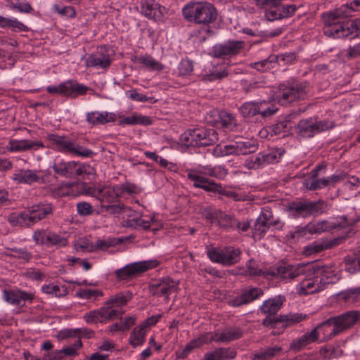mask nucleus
Here are the masks:
<instances>
[{
	"instance_id": "obj_34",
	"label": "nucleus",
	"mask_w": 360,
	"mask_h": 360,
	"mask_svg": "<svg viewBox=\"0 0 360 360\" xmlns=\"http://www.w3.org/2000/svg\"><path fill=\"white\" fill-rule=\"evenodd\" d=\"M285 301L284 296L278 295L265 300L259 309L266 315H276Z\"/></svg>"
},
{
	"instance_id": "obj_61",
	"label": "nucleus",
	"mask_w": 360,
	"mask_h": 360,
	"mask_svg": "<svg viewBox=\"0 0 360 360\" xmlns=\"http://www.w3.org/2000/svg\"><path fill=\"white\" fill-rule=\"evenodd\" d=\"M340 295L346 302H355L360 295V287L346 290L341 292Z\"/></svg>"
},
{
	"instance_id": "obj_17",
	"label": "nucleus",
	"mask_w": 360,
	"mask_h": 360,
	"mask_svg": "<svg viewBox=\"0 0 360 360\" xmlns=\"http://www.w3.org/2000/svg\"><path fill=\"white\" fill-rule=\"evenodd\" d=\"M246 266V273L250 276H263L264 278L267 279H272L274 278H281L282 274H286L288 269L284 267V264H282L279 266H271L269 269H258V265L257 262L251 259L248 260L245 264Z\"/></svg>"
},
{
	"instance_id": "obj_19",
	"label": "nucleus",
	"mask_w": 360,
	"mask_h": 360,
	"mask_svg": "<svg viewBox=\"0 0 360 360\" xmlns=\"http://www.w3.org/2000/svg\"><path fill=\"white\" fill-rule=\"evenodd\" d=\"M34 298V295L30 292L17 290H4L3 299L8 304L15 307H22L25 302H32Z\"/></svg>"
},
{
	"instance_id": "obj_54",
	"label": "nucleus",
	"mask_w": 360,
	"mask_h": 360,
	"mask_svg": "<svg viewBox=\"0 0 360 360\" xmlns=\"http://www.w3.org/2000/svg\"><path fill=\"white\" fill-rule=\"evenodd\" d=\"M68 245V239L56 233L50 231L48 247L54 246L56 248L65 247Z\"/></svg>"
},
{
	"instance_id": "obj_9",
	"label": "nucleus",
	"mask_w": 360,
	"mask_h": 360,
	"mask_svg": "<svg viewBox=\"0 0 360 360\" xmlns=\"http://www.w3.org/2000/svg\"><path fill=\"white\" fill-rule=\"evenodd\" d=\"M308 87L306 83L281 84L278 86L276 100L285 105L297 100H303L307 96Z\"/></svg>"
},
{
	"instance_id": "obj_23",
	"label": "nucleus",
	"mask_w": 360,
	"mask_h": 360,
	"mask_svg": "<svg viewBox=\"0 0 360 360\" xmlns=\"http://www.w3.org/2000/svg\"><path fill=\"white\" fill-rule=\"evenodd\" d=\"M295 11L296 6L295 5H283L282 2H280L277 6H272V8L264 11V18L268 21L280 20L291 16L295 13Z\"/></svg>"
},
{
	"instance_id": "obj_59",
	"label": "nucleus",
	"mask_w": 360,
	"mask_h": 360,
	"mask_svg": "<svg viewBox=\"0 0 360 360\" xmlns=\"http://www.w3.org/2000/svg\"><path fill=\"white\" fill-rule=\"evenodd\" d=\"M193 70V62L188 59H183L178 66V75L179 76H187L191 74Z\"/></svg>"
},
{
	"instance_id": "obj_51",
	"label": "nucleus",
	"mask_w": 360,
	"mask_h": 360,
	"mask_svg": "<svg viewBox=\"0 0 360 360\" xmlns=\"http://www.w3.org/2000/svg\"><path fill=\"white\" fill-rule=\"evenodd\" d=\"M84 319L87 323H105L103 317V312L101 310V307L96 310L91 311L86 313L84 316Z\"/></svg>"
},
{
	"instance_id": "obj_53",
	"label": "nucleus",
	"mask_w": 360,
	"mask_h": 360,
	"mask_svg": "<svg viewBox=\"0 0 360 360\" xmlns=\"http://www.w3.org/2000/svg\"><path fill=\"white\" fill-rule=\"evenodd\" d=\"M244 167L248 169H257L264 167V162L261 157V153L252 155L248 158L243 164Z\"/></svg>"
},
{
	"instance_id": "obj_64",
	"label": "nucleus",
	"mask_w": 360,
	"mask_h": 360,
	"mask_svg": "<svg viewBox=\"0 0 360 360\" xmlns=\"http://www.w3.org/2000/svg\"><path fill=\"white\" fill-rule=\"evenodd\" d=\"M345 57L348 60L360 57V41L349 47L345 50Z\"/></svg>"
},
{
	"instance_id": "obj_31",
	"label": "nucleus",
	"mask_w": 360,
	"mask_h": 360,
	"mask_svg": "<svg viewBox=\"0 0 360 360\" xmlns=\"http://www.w3.org/2000/svg\"><path fill=\"white\" fill-rule=\"evenodd\" d=\"M43 147L44 144L41 141L22 139L9 141L7 149L11 152H21Z\"/></svg>"
},
{
	"instance_id": "obj_36",
	"label": "nucleus",
	"mask_w": 360,
	"mask_h": 360,
	"mask_svg": "<svg viewBox=\"0 0 360 360\" xmlns=\"http://www.w3.org/2000/svg\"><path fill=\"white\" fill-rule=\"evenodd\" d=\"M97 199L101 205L115 202L120 197L117 186H102L99 188Z\"/></svg>"
},
{
	"instance_id": "obj_47",
	"label": "nucleus",
	"mask_w": 360,
	"mask_h": 360,
	"mask_svg": "<svg viewBox=\"0 0 360 360\" xmlns=\"http://www.w3.org/2000/svg\"><path fill=\"white\" fill-rule=\"evenodd\" d=\"M284 153L285 150L282 148L272 150L268 153H260L264 167L268 164L278 162Z\"/></svg>"
},
{
	"instance_id": "obj_33",
	"label": "nucleus",
	"mask_w": 360,
	"mask_h": 360,
	"mask_svg": "<svg viewBox=\"0 0 360 360\" xmlns=\"http://www.w3.org/2000/svg\"><path fill=\"white\" fill-rule=\"evenodd\" d=\"M116 115L114 112L94 111L86 114V122L92 125L105 124L115 122Z\"/></svg>"
},
{
	"instance_id": "obj_3",
	"label": "nucleus",
	"mask_w": 360,
	"mask_h": 360,
	"mask_svg": "<svg viewBox=\"0 0 360 360\" xmlns=\"http://www.w3.org/2000/svg\"><path fill=\"white\" fill-rule=\"evenodd\" d=\"M243 331L238 328H228L221 333L207 332L186 344L184 349L179 353V359H185L193 349L200 347L203 345L214 341L219 343H229L242 338Z\"/></svg>"
},
{
	"instance_id": "obj_13",
	"label": "nucleus",
	"mask_w": 360,
	"mask_h": 360,
	"mask_svg": "<svg viewBox=\"0 0 360 360\" xmlns=\"http://www.w3.org/2000/svg\"><path fill=\"white\" fill-rule=\"evenodd\" d=\"M159 265L158 260H146L134 262L116 271V276L121 280H127L135 277L148 269L155 268Z\"/></svg>"
},
{
	"instance_id": "obj_25",
	"label": "nucleus",
	"mask_w": 360,
	"mask_h": 360,
	"mask_svg": "<svg viewBox=\"0 0 360 360\" xmlns=\"http://www.w3.org/2000/svg\"><path fill=\"white\" fill-rule=\"evenodd\" d=\"M52 210L51 204H38L28 208L26 212L30 226L34 225L37 221L51 214Z\"/></svg>"
},
{
	"instance_id": "obj_32",
	"label": "nucleus",
	"mask_w": 360,
	"mask_h": 360,
	"mask_svg": "<svg viewBox=\"0 0 360 360\" xmlns=\"http://www.w3.org/2000/svg\"><path fill=\"white\" fill-rule=\"evenodd\" d=\"M12 180L16 184L31 185L39 181V176L36 170L18 169L13 174Z\"/></svg>"
},
{
	"instance_id": "obj_56",
	"label": "nucleus",
	"mask_w": 360,
	"mask_h": 360,
	"mask_svg": "<svg viewBox=\"0 0 360 360\" xmlns=\"http://www.w3.org/2000/svg\"><path fill=\"white\" fill-rule=\"evenodd\" d=\"M275 62V56H270L266 59L261 61L251 63L250 66L258 71L264 72L265 70L273 68L272 63Z\"/></svg>"
},
{
	"instance_id": "obj_45",
	"label": "nucleus",
	"mask_w": 360,
	"mask_h": 360,
	"mask_svg": "<svg viewBox=\"0 0 360 360\" xmlns=\"http://www.w3.org/2000/svg\"><path fill=\"white\" fill-rule=\"evenodd\" d=\"M8 221L13 226L30 227L27 212H12L8 216Z\"/></svg>"
},
{
	"instance_id": "obj_11",
	"label": "nucleus",
	"mask_w": 360,
	"mask_h": 360,
	"mask_svg": "<svg viewBox=\"0 0 360 360\" xmlns=\"http://www.w3.org/2000/svg\"><path fill=\"white\" fill-rule=\"evenodd\" d=\"M240 249L233 247L225 248L221 251H218L214 248L207 250V256L212 262L226 266L238 263L240 259Z\"/></svg>"
},
{
	"instance_id": "obj_62",
	"label": "nucleus",
	"mask_w": 360,
	"mask_h": 360,
	"mask_svg": "<svg viewBox=\"0 0 360 360\" xmlns=\"http://www.w3.org/2000/svg\"><path fill=\"white\" fill-rule=\"evenodd\" d=\"M103 295V292L99 290L93 289H80L76 292L75 296L82 299H91V297H98Z\"/></svg>"
},
{
	"instance_id": "obj_22",
	"label": "nucleus",
	"mask_w": 360,
	"mask_h": 360,
	"mask_svg": "<svg viewBox=\"0 0 360 360\" xmlns=\"http://www.w3.org/2000/svg\"><path fill=\"white\" fill-rule=\"evenodd\" d=\"M165 8L155 0H141L140 12L148 19L160 21L164 15Z\"/></svg>"
},
{
	"instance_id": "obj_10",
	"label": "nucleus",
	"mask_w": 360,
	"mask_h": 360,
	"mask_svg": "<svg viewBox=\"0 0 360 360\" xmlns=\"http://www.w3.org/2000/svg\"><path fill=\"white\" fill-rule=\"evenodd\" d=\"M335 124L329 120H318L309 117L300 120L297 125V134L302 138H311L316 134L333 129Z\"/></svg>"
},
{
	"instance_id": "obj_35",
	"label": "nucleus",
	"mask_w": 360,
	"mask_h": 360,
	"mask_svg": "<svg viewBox=\"0 0 360 360\" xmlns=\"http://www.w3.org/2000/svg\"><path fill=\"white\" fill-rule=\"evenodd\" d=\"M316 340V332L315 330H311L310 332H307L293 340L290 345V348L292 351L297 352Z\"/></svg>"
},
{
	"instance_id": "obj_41",
	"label": "nucleus",
	"mask_w": 360,
	"mask_h": 360,
	"mask_svg": "<svg viewBox=\"0 0 360 360\" xmlns=\"http://www.w3.org/2000/svg\"><path fill=\"white\" fill-rule=\"evenodd\" d=\"M120 120H119V125H150L152 124L151 120L149 117L141 115H134L131 117H122L120 116Z\"/></svg>"
},
{
	"instance_id": "obj_14",
	"label": "nucleus",
	"mask_w": 360,
	"mask_h": 360,
	"mask_svg": "<svg viewBox=\"0 0 360 360\" xmlns=\"http://www.w3.org/2000/svg\"><path fill=\"white\" fill-rule=\"evenodd\" d=\"M245 43L241 40H229L215 44L212 49V56L216 58H226L239 54L245 48Z\"/></svg>"
},
{
	"instance_id": "obj_63",
	"label": "nucleus",
	"mask_w": 360,
	"mask_h": 360,
	"mask_svg": "<svg viewBox=\"0 0 360 360\" xmlns=\"http://www.w3.org/2000/svg\"><path fill=\"white\" fill-rule=\"evenodd\" d=\"M51 194L55 198L69 196V183L62 184L55 186L51 190Z\"/></svg>"
},
{
	"instance_id": "obj_58",
	"label": "nucleus",
	"mask_w": 360,
	"mask_h": 360,
	"mask_svg": "<svg viewBox=\"0 0 360 360\" xmlns=\"http://www.w3.org/2000/svg\"><path fill=\"white\" fill-rule=\"evenodd\" d=\"M53 10L56 12L58 15L69 18H73L76 15V11L72 6H67L60 7L58 4H55L53 6Z\"/></svg>"
},
{
	"instance_id": "obj_55",
	"label": "nucleus",
	"mask_w": 360,
	"mask_h": 360,
	"mask_svg": "<svg viewBox=\"0 0 360 360\" xmlns=\"http://www.w3.org/2000/svg\"><path fill=\"white\" fill-rule=\"evenodd\" d=\"M101 211L108 212L110 214H119L126 210H128L127 207H125L123 204H103L101 205Z\"/></svg>"
},
{
	"instance_id": "obj_39",
	"label": "nucleus",
	"mask_w": 360,
	"mask_h": 360,
	"mask_svg": "<svg viewBox=\"0 0 360 360\" xmlns=\"http://www.w3.org/2000/svg\"><path fill=\"white\" fill-rule=\"evenodd\" d=\"M0 27L11 28L14 32H27L29 28L16 18H8L0 15Z\"/></svg>"
},
{
	"instance_id": "obj_20",
	"label": "nucleus",
	"mask_w": 360,
	"mask_h": 360,
	"mask_svg": "<svg viewBox=\"0 0 360 360\" xmlns=\"http://www.w3.org/2000/svg\"><path fill=\"white\" fill-rule=\"evenodd\" d=\"M186 172L188 179L194 182L193 186L195 188H202L207 192L214 193L216 186H217V183L205 177L202 170L188 169Z\"/></svg>"
},
{
	"instance_id": "obj_40",
	"label": "nucleus",
	"mask_w": 360,
	"mask_h": 360,
	"mask_svg": "<svg viewBox=\"0 0 360 360\" xmlns=\"http://www.w3.org/2000/svg\"><path fill=\"white\" fill-rule=\"evenodd\" d=\"M122 242V238H108L106 239H98L94 243L91 245L90 252L98 250H106L110 247H114Z\"/></svg>"
},
{
	"instance_id": "obj_60",
	"label": "nucleus",
	"mask_w": 360,
	"mask_h": 360,
	"mask_svg": "<svg viewBox=\"0 0 360 360\" xmlns=\"http://www.w3.org/2000/svg\"><path fill=\"white\" fill-rule=\"evenodd\" d=\"M50 231L46 230H37L33 233V240L37 245H48Z\"/></svg>"
},
{
	"instance_id": "obj_43",
	"label": "nucleus",
	"mask_w": 360,
	"mask_h": 360,
	"mask_svg": "<svg viewBox=\"0 0 360 360\" xmlns=\"http://www.w3.org/2000/svg\"><path fill=\"white\" fill-rule=\"evenodd\" d=\"M307 318V315L302 313H290L286 315H279L278 320L285 327L297 324Z\"/></svg>"
},
{
	"instance_id": "obj_28",
	"label": "nucleus",
	"mask_w": 360,
	"mask_h": 360,
	"mask_svg": "<svg viewBox=\"0 0 360 360\" xmlns=\"http://www.w3.org/2000/svg\"><path fill=\"white\" fill-rule=\"evenodd\" d=\"M61 87L62 95L72 98L85 95L89 89L86 86L72 80L61 83Z\"/></svg>"
},
{
	"instance_id": "obj_1",
	"label": "nucleus",
	"mask_w": 360,
	"mask_h": 360,
	"mask_svg": "<svg viewBox=\"0 0 360 360\" xmlns=\"http://www.w3.org/2000/svg\"><path fill=\"white\" fill-rule=\"evenodd\" d=\"M288 269L286 274H282L281 279L292 281L304 276V278L299 284V294L308 295L323 290L328 284L335 283L339 276L333 274L330 269L321 266L316 263L289 264H284Z\"/></svg>"
},
{
	"instance_id": "obj_52",
	"label": "nucleus",
	"mask_w": 360,
	"mask_h": 360,
	"mask_svg": "<svg viewBox=\"0 0 360 360\" xmlns=\"http://www.w3.org/2000/svg\"><path fill=\"white\" fill-rule=\"evenodd\" d=\"M124 226L133 229H143L148 230L150 229V221H146L141 218L127 219L124 221Z\"/></svg>"
},
{
	"instance_id": "obj_37",
	"label": "nucleus",
	"mask_w": 360,
	"mask_h": 360,
	"mask_svg": "<svg viewBox=\"0 0 360 360\" xmlns=\"http://www.w3.org/2000/svg\"><path fill=\"white\" fill-rule=\"evenodd\" d=\"M264 291L259 288H252L245 290L240 297L233 301V305L236 307L246 304L259 298L263 295Z\"/></svg>"
},
{
	"instance_id": "obj_50",
	"label": "nucleus",
	"mask_w": 360,
	"mask_h": 360,
	"mask_svg": "<svg viewBox=\"0 0 360 360\" xmlns=\"http://www.w3.org/2000/svg\"><path fill=\"white\" fill-rule=\"evenodd\" d=\"M101 310L103 312L105 323L115 319L121 318L123 314L122 310L114 309V307L107 304L106 302L105 303V305L101 307Z\"/></svg>"
},
{
	"instance_id": "obj_4",
	"label": "nucleus",
	"mask_w": 360,
	"mask_h": 360,
	"mask_svg": "<svg viewBox=\"0 0 360 360\" xmlns=\"http://www.w3.org/2000/svg\"><path fill=\"white\" fill-rule=\"evenodd\" d=\"M182 14L188 22L208 25L216 20L217 11L210 3L198 1L186 5L182 9Z\"/></svg>"
},
{
	"instance_id": "obj_26",
	"label": "nucleus",
	"mask_w": 360,
	"mask_h": 360,
	"mask_svg": "<svg viewBox=\"0 0 360 360\" xmlns=\"http://www.w3.org/2000/svg\"><path fill=\"white\" fill-rule=\"evenodd\" d=\"M205 217L209 219L212 223L217 222L221 228L225 229L234 228L236 224V219L233 216L221 211L209 212Z\"/></svg>"
},
{
	"instance_id": "obj_7",
	"label": "nucleus",
	"mask_w": 360,
	"mask_h": 360,
	"mask_svg": "<svg viewBox=\"0 0 360 360\" xmlns=\"http://www.w3.org/2000/svg\"><path fill=\"white\" fill-rule=\"evenodd\" d=\"M181 141L186 146H207L218 141V134L214 129H189L181 135Z\"/></svg>"
},
{
	"instance_id": "obj_6",
	"label": "nucleus",
	"mask_w": 360,
	"mask_h": 360,
	"mask_svg": "<svg viewBox=\"0 0 360 360\" xmlns=\"http://www.w3.org/2000/svg\"><path fill=\"white\" fill-rule=\"evenodd\" d=\"M46 138L52 147L58 152L84 158H91L94 154L91 150L77 144L67 136L49 134Z\"/></svg>"
},
{
	"instance_id": "obj_46",
	"label": "nucleus",
	"mask_w": 360,
	"mask_h": 360,
	"mask_svg": "<svg viewBox=\"0 0 360 360\" xmlns=\"http://www.w3.org/2000/svg\"><path fill=\"white\" fill-rule=\"evenodd\" d=\"M131 299V293L119 292L115 295L112 296L106 301L107 304L112 305L114 307H119L126 304Z\"/></svg>"
},
{
	"instance_id": "obj_30",
	"label": "nucleus",
	"mask_w": 360,
	"mask_h": 360,
	"mask_svg": "<svg viewBox=\"0 0 360 360\" xmlns=\"http://www.w3.org/2000/svg\"><path fill=\"white\" fill-rule=\"evenodd\" d=\"M237 351L231 347H219L204 354L201 360H231L236 357Z\"/></svg>"
},
{
	"instance_id": "obj_12",
	"label": "nucleus",
	"mask_w": 360,
	"mask_h": 360,
	"mask_svg": "<svg viewBox=\"0 0 360 360\" xmlns=\"http://www.w3.org/2000/svg\"><path fill=\"white\" fill-rule=\"evenodd\" d=\"M259 148L258 142L254 139H243L226 145L221 150L223 155H247L255 153Z\"/></svg>"
},
{
	"instance_id": "obj_15",
	"label": "nucleus",
	"mask_w": 360,
	"mask_h": 360,
	"mask_svg": "<svg viewBox=\"0 0 360 360\" xmlns=\"http://www.w3.org/2000/svg\"><path fill=\"white\" fill-rule=\"evenodd\" d=\"M341 221H328L323 220L316 223L308 224L309 234L321 233L325 231H331L335 229L345 228L348 226H352L356 224L359 219H348L347 217L342 216L340 218Z\"/></svg>"
},
{
	"instance_id": "obj_2",
	"label": "nucleus",
	"mask_w": 360,
	"mask_h": 360,
	"mask_svg": "<svg viewBox=\"0 0 360 360\" xmlns=\"http://www.w3.org/2000/svg\"><path fill=\"white\" fill-rule=\"evenodd\" d=\"M342 8L334 12L322 15L323 21V33L334 39H353L360 34V18L342 20L344 11Z\"/></svg>"
},
{
	"instance_id": "obj_5",
	"label": "nucleus",
	"mask_w": 360,
	"mask_h": 360,
	"mask_svg": "<svg viewBox=\"0 0 360 360\" xmlns=\"http://www.w3.org/2000/svg\"><path fill=\"white\" fill-rule=\"evenodd\" d=\"M286 210L294 218H307L311 215L319 216L326 212L329 210V205L324 200L316 202L309 200H297L289 202Z\"/></svg>"
},
{
	"instance_id": "obj_57",
	"label": "nucleus",
	"mask_w": 360,
	"mask_h": 360,
	"mask_svg": "<svg viewBox=\"0 0 360 360\" xmlns=\"http://www.w3.org/2000/svg\"><path fill=\"white\" fill-rule=\"evenodd\" d=\"M41 290L44 293L55 295L58 297L63 296L67 293V288L65 287H63L61 290L58 285L53 284L44 285L41 287Z\"/></svg>"
},
{
	"instance_id": "obj_8",
	"label": "nucleus",
	"mask_w": 360,
	"mask_h": 360,
	"mask_svg": "<svg viewBox=\"0 0 360 360\" xmlns=\"http://www.w3.org/2000/svg\"><path fill=\"white\" fill-rule=\"evenodd\" d=\"M52 168L56 174L66 178L89 175L93 173V168L89 165L75 161L66 162L58 157L54 160Z\"/></svg>"
},
{
	"instance_id": "obj_21",
	"label": "nucleus",
	"mask_w": 360,
	"mask_h": 360,
	"mask_svg": "<svg viewBox=\"0 0 360 360\" xmlns=\"http://www.w3.org/2000/svg\"><path fill=\"white\" fill-rule=\"evenodd\" d=\"M111 58L105 48L98 49L97 51L88 56L85 63L86 67L96 68L97 69H107L111 63Z\"/></svg>"
},
{
	"instance_id": "obj_29",
	"label": "nucleus",
	"mask_w": 360,
	"mask_h": 360,
	"mask_svg": "<svg viewBox=\"0 0 360 360\" xmlns=\"http://www.w3.org/2000/svg\"><path fill=\"white\" fill-rule=\"evenodd\" d=\"M340 333L352 327L360 319L359 311H349L339 316H333Z\"/></svg>"
},
{
	"instance_id": "obj_16",
	"label": "nucleus",
	"mask_w": 360,
	"mask_h": 360,
	"mask_svg": "<svg viewBox=\"0 0 360 360\" xmlns=\"http://www.w3.org/2000/svg\"><path fill=\"white\" fill-rule=\"evenodd\" d=\"M278 224H279V222L273 219L271 211L268 209L263 210L254 224L252 229L253 238L260 240L271 226H276Z\"/></svg>"
},
{
	"instance_id": "obj_38",
	"label": "nucleus",
	"mask_w": 360,
	"mask_h": 360,
	"mask_svg": "<svg viewBox=\"0 0 360 360\" xmlns=\"http://www.w3.org/2000/svg\"><path fill=\"white\" fill-rule=\"evenodd\" d=\"M259 115L262 118H268L274 115L278 110L277 105L271 100H262L259 101Z\"/></svg>"
},
{
	"instance_id": "obj_18",
	"label": "nucleus",
	"mask_w": 360,
	"mask_h": 360,
	"mask_svg": "<svg viewBox=\"0 0 360 360\" xmlns=\"http://www.w3.org/2000/svg\"><path fill=\"white\" fill-rule=\"evenodd\" d=\"M176 289L177 283L169 277L162 278L149 285V292L152 295L164 296L167 302L169 300V295Z\"/></svg>"
},
{
	"instance_id": "obj_44",
	"label": "nucleus",
	"mask_w": 360,
	"mask_h": 360,
	"mask_svg": "<svg viewBox=\"0 0 360 360\" xmlns=\"http://www.w3.org/2000/svg\"><path fill=\"white\" fill-rule=\"evenodd\" d=\"M144 328V326L136 327L131 333L129 342L133 347L141 346L144 343L146 335Z\"/></svg>"
},
{
	"instance_id": "obj_49",
	"label": "nucleus",
	"mask_w": 360,
	"mask_h": 360,
	"mask_svg": "<svg viewBox=\"0 0 360 360\" xmlns=\"http://www.w3.org/2000/svg\"><path fill=\"white\" fill-rule=\"evenodd\" d=\"M330 184V180L327 179H305L303 182L304 186L310 191L319 190L326 187Z\"/></svg>"
},
{
	"instance_id": "obj_27",
	"label": "nucleus",
	"mask_w": 360,
	"mask_h": 360,
	"mask_svg": "<svg viewBox=\"0 0 360 360\" xmlns=\"http://www.w3.org/2000/svg\"><path fill=\"white\" fill-rule=\"evenodd\" d=\"M131 61L150 71H161L165 65L148 54L133 56Z\"/></svg>"
},
{
	"instance_id": "obj_24",
	"label": "nucleus",
	"mask_w": 360,
	"mask_h": 360,
	"mask_svg": "<svg viewBox=\"0 0 360 360\" xmlns=\"http://www.w3.org/2000/svg\"><path fill=\"white\" fill-rule=\"evenodd\" d=\"M313 330H315L316 332L317 340L319 335H322L323 338L321 341H327L341 333L340 329H339L334 317H331L323 321Z\"/></svg>"
},
{
	"instance_id": "obj_42",
	"label": "nucleus",
	"mask_w": 360,
	"mask_h": 360,
	"mask_svg": "<svg viewBox=\"0 0 360 360\" xmlns=\"http://www.w3.org/2000/svg\"><path fill=\"white\" fill-rule=\"evenodd\" d=\"M282 351L280 346H274L260 349L254 354L252 360H271V359L278 355Z\"/></svg>"
},
{
	"instance_id": "obj_48",
	"label": "nucleus",
	"mask_w": 360,
	"mask_h": 360,
	"mask_svg": "<svg viewBox=\"0 0 360 360\" xmlns=\"http://www.w3.org/2000/svg\"><path fill=\"white\" fill-rule=\"evenodd\" d=\"M259 101H250L243 103L240 108V112L245 117H251L259 115Z\"/></svg>"
}]
</instances>
